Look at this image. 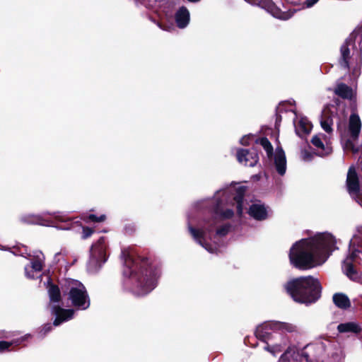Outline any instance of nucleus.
Here are the masks:
<instances>
[{"label": "nucleus", "instance_id": "obj_1", "mask_svg": "<svg viewBox=\"0 0 362 362\" xmlns=\"http://www.w3.org/2000/svg\"><path fill=\"white\" fill-rule=\"evenodd\" d=\"M245 189L244 186L221 189L216 192L213 200L204 199L196 204L199 208L209 202L214 204L211 209L212 216L211 220H204L202 224L197 228L188 225L189 232L193 239L209 252H216L218 250V238L225 236L229 232L230 225L225 224L216 228L214 233L215 228L221 220L230 218L233 216V209H224L225 206L235 205L237 213L240 216L242 215Z\"/></svg>", "mask_w": 362, "mask_h": 362}, {"label": "nucleus", "instance_id": "obj_2", "mask_svg": "<svg viewBox=\"0 0 362 362\" xmlns=\"http://www.w3.org/2000/svg\"><path fill=\"white\" fill-rule=\"evenodd\" d=\"M335 237L327 232L301 239L290 249L291 264L299 269H308L322 264L337 249Z\"/></svg>", "mask_w": 362, "mask_h": 362}, {"label": "nucleus", "instance_id": "obj_3", "mask_svg": "<svg viewBox=\"0 0 362 362\" xmlns=\"http://www.w3.org/2000/svg\"><path fill=\"white\" fill-rule=\"evenodd\" d=\"M124 259L123 285L126 290L137 296H143L153 291L157 285L160 270L148 259H134L128 250H122Z\"/></svg>", "mask_w": 362, "mask_h": 362}, {"label": "nucleus", "instance_id": "obj_4", "mask_svg": "<svg viewBox=\"0 0 362 362\" xmlns=\"http://www.w3.org/2000/svg\"><path fill=\"white\" fill-rule=\"evenodd\" d=\"M297 332V327L291 323L280 321H268L257 327V338L265 341L264 349L275 356L281 352L288 344L285 333Z\"/></svg>", "mask_w": 362, "mask_h": 362}, {"label": "nucleus", "instance_id": "obj_5", "mask_svg": "<svg viewBox=\"0 0 362 362\" xmlns=\"http://www.w3.org/2000/svg\"><path fill=\"white\" fill-rule=\"evenodd\" d=\"M285 288L295 301L301 303H312L320 297V284L310 276L294 279L285 285Z\"/></svg>", "mask_w": 362, "mask_h": 362}, {"label": "nucleus", "instance_id": "obj_6", "mask_svg": "<svg viewBox=\"0 0 362 362\" xmlns=\"http://www.w3.org/2000/svg\"><path fill=\"white\" fill-rule=\"evenodd\" d=\"M362 250V226H358L350 240L349 254L343 261L342 270L351 279H358V273L355 269L356 265L361 264L362 259L361 254Z\"/></svg>", "mask_w": 362, "mask_h": 362}, {"label": "nucleus", "instance_id": "obj_7", "mask_svg": "<svg viewBox=\"0 0 362 362\" xmlns=\"http://www.w3.org/2000/svg\"><path fill=\"white\" fill-rule=\"evenodd\" d=\"M64 296L71 301L74 307L86 310L90 306V298L84 285L75 279H65L62 284Z\"/></svg>", "mask_w": 362, "mask_h": 362}, {"label": "nucleus", "instance_id": "obj_8", "mask_svg": "<svg viewBox=\"0 0 362 362\" xmlns=\"http://www.w3.org/2000/svg\"><path fill=\"white\" fill-rule=\"evenodd\" d=\"M351 45L347 40L341 45L338 62L341 69L349 71L351 80L356 81L361 75L362 57L358 52L351 51Z\"/></svg>", "mask_w": 362, "mask_h": 362}, {"label": "nucleus", "instance_id": "obj_9", "mask_svg": "<svg viewBox=\"0 0 362 362\" xmlns=\"http://www.w3.org/2000/svg\"><path fill=\"white\" fill-rule=\"evenodd\" d=\"M323 351L322 344L308 346L301 351L289 347L280 356L278 362H322L321 355Z\"/></svg>", "mask_w": 362, "mask_h": 362}, {"label": "nucleus", "instance_id": "obj_10", "mask_svg": "<svg viewBox=\"0 0 362 362\" xmlns=\"http://www.w3.org/2000/svg\"><path fill=\"white\" fill-rule=\"evenodd\" d=\"M107 244L104 237L100 238L96 243L92 245L88 262V269L91 272L98 270L107 261Z\"/></svg>", "mask_w": 362, "mask_h": 362}, {"label": "nucleus", "instance_id": "obj_11", "mask_svg": "<svg viewBox=\"0 0 362 362\" xmlns=\"http://www.w3.org/2000/svg\"><path fill=\"white\" fill-rule=\"evenodd\" d=\"M346 187L350 196L362 207V193L359 189V182L356 169L349 168L346 177Z\"/></svg>", "mask_w": 362, "mask_h": 362}, {"label": "nucleus", "instance_id": "obj_12", "mask_svg": "<svg viewBox=\"0 0 362 362\" xmlns=\"http://www.w3.org/2000/svg\"><path fill=\"white\" fill-rule=\"evenodd\" d=\"M311 143L315 148L316 153L320 156H327L332 151L329 135L317 134L313 136Z\"/></svg>", "mask_w": 362, "mask_h": 362}, {"label": "nucleus", "instance_id": "obj_13", "mask_svg": "<svg viewBox=\"0 0 362 362\" xmlns=\"http://www.w3.org/2000/svg\"><path fill=\"white\" fill-rule=\"evenodd\" d=\"M52 314L55 316L53 325L59 326L62 322L68 321L74 317L75 311L73 309H64L59 305H51Z\"/></svg>", "mask_w": 362, "mask_h": 362}, {"label": "nucleus", "instance_id": "obj_14", "mask_svg": "<svg viewBox=\"0 0 362 362\" xmlns=\"http://www.w3.org/2000/svg\"><path fill=\"white\" fill-rule=\"evenodd\" d=\"M237 158L239 163L245 166L253 167L258 162L259 157L256 151L240 149L237 152Z\"/></svg>", "mask_w": 362, "mask_h": 362}, {"label": "nucleus", "instance_id": "obj_15", "mask_svg": "<svg viewBox=\"0 0 362 362\" xmlns=\"http://www.w3.org/2000/svg\"><path fill=\"white\" fill-rule=\"evenodd\" d=\"M336 110V107L332 105L331 107H327L322 112L320 124L322 128L328 134H330L333 132L332 125H333V119L334 117V112Z\"/></svg>", "mask_w": 362, "mask_h": 362}, {"label": "nucleus", "instance_id": "obj_16", "mask_svg": "<svg viewBox=\"0 0 362 362\" xmlns=\"http://www.w3.org/2000/svg\"><path fill=\"white\" fill-rule=\"evenodd\" d=\"M361 130V121L356 113L351 114L349 119L348 132L350 138L357 140Z\"/></svg>", "mask_w": 362, "mask_h": 362}, {"label": "nucleus", "instance_id": "obj_17", "mask_svg": "<svg viewBox=\"0 0 362 362\" xmlns=\"http://www.w3.org/2000/svg\"><path fill=\"white\" fill-rule=\"evenodd\" d=\"M248 214L253 218L262 221L266 219L268 216L267 207L259 202H255L252 204L250 206Z\"/></svg>", "mask_w": 362, "mask_h": 362}, {"label": "nucleus", "instance_id": "obj_18", "mask_svg": "<svg viewBox=\"0 0 362 362\" xmlns=\"http://www.w3.org/2000/svg\"><path fill=\"white\" fill-rule=\"evenodd\" d=\"M275 170L280 175H284L286 170V158L284 151L281 148L276 149L274 156Z\"/></svg>", "mask_w": 362, "mask_h": 362}, {"label": "nucleus", "instance_id": "obj_19", "mask_svg": "<svg viewBox=\"0 0 362 362\" xmlns=\"http://www.w3.org/2000/svg\"><path fill=\"white\" fill-rule=\"evenodd\" d=\"M334 93L343 99L355 101L356 98V90L343 83L337 85Z\"/></svg>", "mask_w": 362, "mask_h": 362}, {"label": "nucleus", "instance_id": "obj_20", "mask_svg": "<svg viewBox=\"0 0 362 362\" xmlns=\"http://www.w3.org/2000/svg\"><path fill=\"white\" fill-rule=\"evenodd\" d=\"M295 129L296 134L299 136L308 134L312 129V124L306 117L297 118V120L294 121Z\"/></svg>", "mask_w": 362, "mask_h": 362}, {"label": "nucleus", "instance_id": "obj_21", "mask_svg": "<svg viewBox=\"0 0 362 362\" xmlns=\"http://www.w3.org/2000/svg\"><path fill=\"white\" fill-rule=\"evenodd\" d=\"M21 221L28 224H38L47 226L51 225L49 221L45 220L41 215L25 214L21 217Z\"/></svg>", "mask_w": 362, "mask_h": 362}, {"label": "nucleus", "instance_id": "obj_22", "mask_svg": "<svg viewBox=\"0 0 362 362\" xmlns=\"http://www.w3.org/2000/svg\"><path fill=\"white\" fill-rule=\"evenodd\" d=\"M337 330L339 333L358 334L361 332V327L358 322L352 321L339 324Z\"/></svg>", "mask_w": 362, "mask_h": 362}, {"label": "nucleus", "instance_id": "obj_23", "mask_svg": "<svg viewBox=\"0 0 362 362\" xmlns=\"http://www.w3.org/2000/svg\"><path fill=\"white\" fill-rule=\"evenodd\" d=\"M43 262L41 259L33 261L31 264L25 267V276L29 279H35L37 274L42 269Z\"/></svg>", "mask_w": 362, "mask_h": 362}, {"label": "nucleus", "instance_id": "obj_24", "mask_svg": "<svg viewBox=\"0 0 362 362\" xmlns=\"http://www.w3.org/2000/svg\"><path fill=\"white\" fill-rule=\"evenodd\" d=\"M175 20L180 28H185L189 22V11L185 7L180 8L176 13Z\"/></svg>", "mask_w": 362, "mask_h": 362}, {"label": "nucleus", "instance_id": "obj_25", "mask_svg": "<svg viewBox=\"0 0 362 362\" xmlns=\"http://www.w3.org/2000/svg\"><path fill=\"white\" fill-rule=\"evenodd\" d=\"M334 304L341 309H346L350 307L351 303L349 298L343 293H336L333 296Z\"/></svg>", "mask_w": 362, "mask_h": 362}, {"label": "nucleus", "instance_id": "obj_26", "mask_svg": "<svg viewBox=\"0 0 362 362\" xmlns=\"http://www.w3.org/2000/svg\"><path fill=\"white\" fill-rule=\"evenodd\" d=\"M48 294H49L50 305L52 303H56L60 302L61 292L57 286L51 284L48 287Z\"/></svg>", "mask_w": 362, "mask_h": 362}, {"label": "nucleus", "instance_id": "obj_27", "mask_svg": "<svg viewBox=\"0 0 362 362\" xmlns=\"http://www.w3.org/2000/svg\"><path fill=\"white\" fill-rule=\"evenodd\" d=\"M256 142L259 143L260 145L264 148L269 158H270L272 156L273 147L267 138H261L259 139L256 140Z\"/></svg>", "mask_w": 362, "mask_h": 362}, {"label": "nucleus", "instance_id": "obj_28", "mask_svg": "<svg viewBox=\"0 0 362 362\" xmlns=\"http://www.w3.org/2000/svg\"><path fill=\"white\" fill-rule=\"evenodd\" d=\"M83 219L86 222H89V221H91V222H102V221H105V215H101L100 216L98 217V216H96L94 214H90L88 216H87L86 218H84Z\"/></svg>", "mask_w": 362, "mask_h": 362}, {"label": "nucleus", "instance_id": "obj_29", "mask_svg": "<svg viewBox=\"0 0 362 362\" xmlns=\"http://www.w3.org/2000/svg\"><path fill=\"white\" fill-rule=\"evenodd\" d=\"M58 221H66L67 218L61 212H54L50 214Z\"/></svg>", "mask_w": 362, "mask_h": 362}, {"label": "nucleus", "instance_id": "obj_30", "mask_svg": "<svg viewBox=\"0 0 362 362\" xmlns=\"http://www.w3.org/2000/svg\"><path fill=\"white\" fill-rule=\"evenodd\" d=\"M13 344V342H8L5 341H0V352H3L8 350V348Z\"/></svg>", "mask_w": 362, "mask_h": 362}, {"label": "nucleus", "instance_id": "obj_31", "mask_svg": "<svg viewBox=\"0 0 362 362\" xmlns=\"http://www.w3.org/2000/svg\"><path fill=\"white\" fill-rule=\"evenodd\" d=\"M93 233V230L90 228H87V227H84L83 228V239H86L88 238V237H90Z\"/></svg>", "mask_w": 362, "mask_h": 362}, {"label": "nucleus", "instance_id": "obj_32", "mask_svg": "<svg viewBox=\"0 0 362 362\" xmlns=\"http://www.w3.org/2000/svg\"><path fill=\"white\" fill-rule=\"evenodd\" d=\"M318 1L319 0H305L303 2V6L304 8H309L313 7Z\"/></svg>", "mask_w": 362, "mask_h": 362}, {"label": "nucleus", "instance_id": "obj_33", "mask_svg": "<svg viewBox=\"0 0 362 362\" xmlns=\"http://www.w3.org/2000/svg\"><path fill=\"white\" fill-rule=\"evenodd\" d=\"M253 136L252 135H245L244 136H243L241 138V139L240 140V142L242 145H249L250 144V140L252 138Z\"/></svg>", "mask_w": 362, "mask_h": 362}, {"label": "nucleus", "instance_id": "obj_34", "mask_svg": "<svg viewBox=\"0 0 362 362\" xmlns=\"http://www.w3.org/2000/svg\"><path fill=\"white\" fill-rule=\"evenodd\" d=\"M52 329V325L51 324H46L43 326L42 329L40 331V333L42 334V335H45L47 332H49Z\"/></svg>", "mask_w": 362, "mask_h": 362}, {"label": "nucleus", "instance_id": "obj_35", "mask_svg": "<svg viewBox=\"0 0 362 362\" xmlns=\"http://www.w3.org/2000/svg\"><path fill=\"white\" fill-rule=\"evenodd\" d=\"M302 158L305 161H309L312 160L313 156L308 151H305L302 152Z\"/></svg>", "mask_w": 362, "mask_h": 362}, {"label": "nucleus", "instance_id": "obj_36", "mask_svg": "<svg viewBox=\"0 0 362 362\" xmlns=\"http://www.w3.org/2000/svg\"><path fill=\"white\" fill-rule=\"evenodd\" d=\"M141 1H142V4H144V6L146 7H153L156 2V0H141Z\"/></svg>", "mask_w": 362, "mask_h": 362}, {"label": "nucleus", "instance_id": "obj_37", "mask_svg": "<svg viewBox=\"0 0 362 362\" xmlns=\"http://www.w3.org/2000/svg\"><path fill=\"white\" fill-rule=\"evenodd\" d=\"M360 50H361V52L362 53V45L360 47Z\"/></svg>", "mask_w": 362, "mask_h": 362}, {"label": "nucleus", "instance_id": "obj_38", "mask_svg": "<svg viewBox=\"0 0 362 362\" xmlns=\"http://www.w3.org/2000/svg\"><path fill=\"white\" fill-rule=\"evenodd\" d=\"M69 228H61V229H64V230H66V229H69Z\"/></svg>", "mask_w": 362, "mask_h": 362}, {"label": "nucleus", "instance_id": "obj_39", "mask_svg": "<svg viewBox=\"0 0 362 362\" xmlns=\"http://www.w3.org/2000/svg\"><path fill=\"white\" fill-rule=\"evenodd\" d=\"M276 17H277L279 18H281V16H276Z\"/></svg>", "mask_w": 362, "mask_h": 362}]
</instances>
